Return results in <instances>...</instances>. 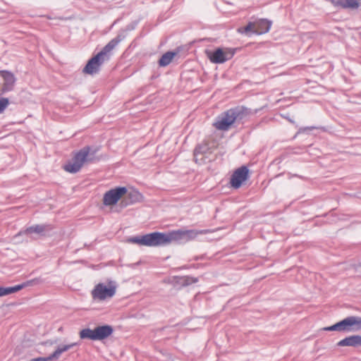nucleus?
I'll list each match as a JSON object with an SVG mask.
<instances>
[{"mask_svg":"<svg viewBox=\"0 0 361 361\" xmlns=\"http://www.w3.org/2000/svg\"><path fill=\"white\" fill-rule=\"evenodd\" d=\"M360 330L361 329V317H359Z\"/></svg>","mask_w":361,"mask_h":361,"instance_id":"obj_31","label":"nucleus"},{"mask_svg":"<svg viewBox=\"0 0 361 361\" xmlns=\"http://www.w3.org/2000/svg\"><path fill=\"white\" fill-rule=\"evenodd\" d=\"M0 77L4 80L1 89V93L4 94L13 90L16 80L13 73L9 71L2 70L0 71Z\"/></svg>","mask_w":361,"mask_h":361,"instance_id":"obj_11","label":"nucleus"},{"mask_svg":"<svg viewBox=\"0 0 361 361\" xmlns=\"http://www.w3.org/2000/svg\"><path fill=\"white\" fill-rule=\"evenodd\" d=\"M209 230H182L173 231L169 232L171 243L172 241L178 243H184L195 239L198 235L207 234Z\"/></svg>","mask_w":361,"mask_h":361,"instance_id":"obj_3","label":"nucleus"},{"mask_svg":"<svg viewBox=\"0 0 361 361\" xmlns=\"http://www.w3.org/2000/svg\"><path fill=\"white\" fill-rule=\"evenodd\" d=\"M177 54V51H167L164 54L160 59L159 60V65L161 67H165L168 66L173 59V57Z\"/></svg>","mask_w":361,"mask_h":361,"instance_id":"obj_20","label":"nucleus"},{"mask_svg":"<svg viewBox=\"0 0 361 361\" xmlns=\"http://www.w3.org/2000/svg\"><path fill=\"white\" fill-rule=\"evenodd\" d=\"M44 283V280L39 277V278H35L31 280L26 281L22 283H20L21 288H25L29 286H35L39 285L41 283Z\"/></svg>","mask_w":361,"mask_h":361,"instance_id":"obj_22","label":"nucleus"},{"mask_svg":"<svg viewBox=\"0 0 361 361\" xmlns=\"http://www.w3.org/2000/svg\"><path fill=\"white\" fill-rule=\"evenodd\" d=\"M126 194V197L123 199L121 202L122 207H127L128 205L140 202L142 197V194L137 190H132L128 192H127Z\"/></svg>","mask_w":361,"mask_h":361,"instance_id":"obj_17","label":"nucleus"},{"mask_svg":"<svg viewBox=\"0 0 361 361\" xmlns=\"http://www.w3.org/2000/svg\"><path fill=\"white\" fill-rule=\"evenodd\" d=\"M235 53L233 49L217 48L214 51H207V56L211 62L214 63H224L232 59Z\"/></svg>","mask_w":361,"mask_h":361,"instance_id":"obj_6","label":"nucleus"},{"mask_svg":"<svg viewBox=\"0 0 361 361\" xmlns=\"http://www.w3.org/2000/svg\"><path fill=\"white\" fill-rule=\"evenodd\" d=\"M254 30H255V23L254 22H250L245 27H240L238 29V32L242 34H247L250 32L254 33Z\"/></svg>","mask_w":361,"mask_h":361,"instance_id":"obj_25","label":"nucleus"},{"mask_svg":"<svg viewBox=\"0 0 361 361\" xmlns=\"http://www.w3.org/2000/svg\"><path fill=\"white\" fill-rule=\"evenodd\" d=\"M87 150V158L85 159V163H94L98 161L99 160V158L96 157V154L98 152V148H92L90 146H85L82 148L80 150Z\"/></svg>","mask_w":361,"mask_h":361,"instance_id":"obj_19","label":"nucleus"},{"mask_svg":"<svg viewBox=\"0 0 361 361\" xmlns=\"http://www.w3.org/2000/svg\"><path fill=\"white\" fill-rule=\"evenodd\" d=\"M337 346L361 347V336L353 335L345 337L337 343Z\"/></svg>","mask_w":361,"mask_h":361,"instance_id":"obj_14","label":"nucleus"},{"mask_svg":"<svg viewBox=\"0 0 361 361\" xmlns=\"http://www.w3.org/2000/svg\"><path fill=\"white\" fill-rule=\"evenodd\" d=\"M116 286H107L102 283H98L92 290V296L94 300H104L112 298L116 293Z\"/></svg>","mask_w":361,"mask_h":361,"instance_id":"obj_7","label":"nucleus"},{"mask_svg":"<svg viewBox=\"0 0 361 361\" xmlns=\"http://www.w3.org/2000/svg\"><path fill=\"white\" fill-rule=\"evenodd\" d=\"M338 322L340 332H352L360 330L359 317L350 316Z\"/></svg>","mask_w":361,"mask_h":361,"instance_id":"obj_10","label":"nucleus"},{"mask_svg":"<svg viewBox=\"0 0 361 361\" xmlns=\"http://www.w3.org/2000/svg\"><path fill=\"white\" fill-rule=\"evenodd\" d=\"M78 345V343H72L67 345H59L55 351L48 356V359H50L51 361L54 360H58L63 353L68 351L71 348Z\"/></svg>","mask_w":361,"mask_h":361,"instance_id":"obj_18","label":"nucleus"},{"mask_svg":"<svg viewBox=\"0 0 361 361\" xmlns=\"http://www.w3.org/2000/svg\"><path fill=\"white\" fill-rule=\"evenodd\" d=\"M80 338L82 340L88 339L91 341L95 340L94 329H91L90 328H85L80 331L79 332Z\"/></svg>","mask_w":361,"mask_h":361,"instance_id":"obj_21","label":"nucleus"},{"mask_svg":"<svg viewBox=\"0 0 361 361\" xmlns=\"http://www.w3.org/2000/svg\"><path fill=\"white\" fill-rule=\"evenodd\" d=\"M126 193L127 188L126 187L113 188L104 193L103 203L106 206L114 205Z\"/></svg>","mask_w":361,"mask_h":361,"instance_id":"obj_8","label":"nucleus"},{"mask_svg":"<svg viewBox=\"0 0 361 361\" xmlns=\"http://www.w3.org/2000/svg\"><path fill=\"white\" fill-rule=\"evenodd\" d=\"M9 104V100L8 98L3 97L0 99V114L3 113Z\"/></svg>","mask_w":361,"mask_h":361,"instance_id":"obj_26","label":"nucleus"},{"mask_svg":"<svg viewBox=\"0 0 361 361\" xmlns=\"http://www.w3.org/2000/svg\"><path fill=\"white\" fill-rule=\"evenodd\" d=\"M250 113L251 110L244 106L231 108L217 116L214 126L220 130H228L233 123H241Z\"/></svg>","mask_w":361,"mask_h":361,"instance_id":"obj_1","label":"nucleus"},{"mask_svg":"<svg viewBox=\"0 0 361 361\" xmlns=\"http://www.w3.org/2000/svg\"><path fill=\"white\" fill-rule=\"evenodd\" d=\"M121 41V37L120 35H118L110 40L99 53L87 61L86 66L83 68V72L90 75L99 72V67L105 61L109 59L108 54L110 53Z\"/></svg>","mask_w":361,"mask_h":361,"instance_id":"obj_2","label":"nucleus"},{"mask_svg":"<svg viewBox=\"0 0 361 361\" xmlns=\"http://www.w3.org/2000/svg\"><path fill=\"white\" fill-rule=\"evenodd\" d=\"M20 290H22L20 284H18V285L12 286V287H3L2 286L3 296L16 293Z\"/></svg>","mask_w":361,"mask_h":361,"instance_id":"obj_23","label":"nucleus"},{"mask_svg":"<svg viewBox=\"0 0 361 361\" xmlns=\"http://www.w3.org/2000/svg\"><path fill=\"white\" fill-rule=\"evenodd\" d=\"M248 168L246 166H242L233 172L231 178L230 183L233 188L238 189L242 185L243 183L248 178Z\"/></svg>","mask_w":361,"mask_h":361,"instance_id":"obj_9","label":"nucleus"},{"mask_svg":"<svg viewBox=\"0 0 361 361\" xmlns=\"http://www.w3.org/2000/svg\"><path fill=\"white\" fill-rule=\"evenodd\" d=\"M114 332V328L111 325L105 324L97 326L94 328L96 341H102L110 336Z\"/></svg>","mask_w":361,"mask_h":361,"instance_id":"obj_13","label":"nucleus"},{"mask_svg":"<svg viewBox=\"0 0 361 361\" xmlns=\"http://www.w3.org/2000/svg\"><path fill=\"white\" fill-rule=\"evenodd\" d=\"M316 127L314 126H310V127H302V128H300L297 134L294 136V137H295L297 136L298 134H300V133H305L308 130H314L315 129Z\"/></svg>","mask_w":361,"mask_h":361,"instance_id":"obj_29","label":"nucleus"},{"mask_svg":"<svg viewBox=\"0 0 361 361\" xmlns=\"http://www.w3.org/2000/svg\"><path fill=\"white\" fill-rule=\"evenodd\" d=\"M3 296V293H2V286H0V297H2Z\"/></svg>","mask_w":361,"mask_h":361,"instance_id":"obj_30","label":"nucleus"},{"mask_svg":"<svg viewBox=\"0 0 361 361\" xmlns=\"http://www.w3.org/2000/svg\"><path fill=\"white\" fill-rule=\"evenodd\" d=\"M209 151V147L207 143H201L197 145L193 152L195 161L196 163L204 162V155Z\"/></svg>","mask_w":361,"mask_h":361,"instance_id":"obj_16","label":"nucleus"},{"mask_svg":"<svg viewBox=\"0 0 361 361\" xmlns=\"http://www.w3.org/2000/svg\"><path fill=\"white\" fill-rule=\"evenodd\" d=\"M88 151L79 150L77 152L72 160L68 161L64 166L63 169L69 173H75L78 172L82 165L85 163V159L87 158Z\"/></svg>","mask_w":361,"mask_h":361,"instance_id":"obj_5","label":"nucleus"},{"mask_svg":"<svg viewBox=\"0 0 361 361\" xmlns=\"http://www.w3.org/2000/svg\"><path fill=\"white\" fill-rule=\"evenodd\" d=\"M144 246L157 247L171 243L169 233L153 232L144 235Z\"/></svg>","mask_w":361,"mask_h":361,"instance_id":"obj_4","label":"nucleus"},{"mask_svg":"<svg viewBox=\"0 0 361 361\" xmlns=\"http://www.w3.org/2000/svg\"><path fill=\"white\" fill-rule=\"evenodd\" d=\"M52 226L49 224H36L27 227L20 233L25 235L37 234L39 236H45L46 233L52 230Z\"/></svg>","mask_w":361,"mask_h":361,"instance_id":"obj_12","label":"nucleus"},{"mask_svg":"<svg viewBox=\"0 0 361 361\" xmlns=\"http://www.w3.org/2000/svg\"><path fill=\"white\" fill-rule=\"evenodd\" d=\"M198 281L197 279L191 277V276H185L183 278V283L184 285H190L192 283H197Z\"/></svg>","mask_w":361,"mask_h":361,"instance_id":"obj_27","label":"nucleus"},{"mask_svg":"<svg viewBox=\"0 0 361 361\" xmlns=\"http://www.w3.org/2000/svg\"><path fill=\"white\" fill-rule=\"evenodd\" d=\"M254 23V33L257 35H262L268 32L271 26V21L267 19H259Z\"/></svg>","mask_w":361,"mask_h":361,"instance_id":"obj_15","label":"nucleus"},{"mask_svg":"<svg viewBox=\"0 0 361 361\" xmlns=\"http://www.w3.org/2000/svg\"><path fill=\"white\" fill-rule=\"evenodd\" d=\"M324 330L328 331H340L339 322H337L330 326L325 327V328H324Z\"/></svg>","mask_w":361,"mask_h":361,"instance_id":"obj_28","label":"nucleus"},{"mask_svg":"<svg viewBox=\"0 0 361 361\" xmlns=\"http://www.w3.org/2000/svg\"><path fill=\"white\" fill-rule=\"evenodd\" d=\"M127 242L144 246V235L130 237L128 238Z\"/></svg>","mask_w":361,"mask_h":361,"instance_id":"obj_24","label":"nucleus"}]
</instances>
